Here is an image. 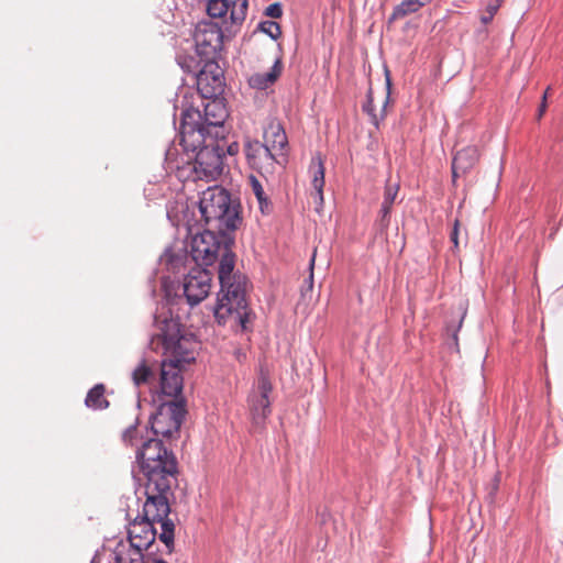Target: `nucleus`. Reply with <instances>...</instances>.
I'll use <instances>...</instances> for the list:
<instances>
[{"mask_svg": "<svg viewBox=\"0 0 563 563\" xmlns=\"http://www.w3.org/2000/svg\"><path fill=\"white\" fill-rule=\"evenodd\" d=\"M240 145L238 142H232L227 146V153L231 156H234L239 153Z\"/></svg>", "mask_w": 563, "mask_h": 563, "instance_id": "4c0bfd02", "label": "nucleus"}, {"mask_svg": "<svg viewBox=\"0 0 563 563\" xmlns=\"http://www.w3.org/2000/svg\"><path fill=\"white\" fill-rule=\"evenodd\" d=\"M463 318L464 317L460 318L459 324L456 327H451V325L446 327L448 332L452 331V338L455 341V343H457V332H459L460 328L462 327Z\"/></svg>", "mask_w": 563, "mask_h": 563, "instance_id": "e433bc0d", "label": "nucleus"}, {"mask_svg": "<svg viewBox=\"0 0 563 563\" xmlns=\"http://www.w3.org/2000/svg\"><path fill=\"white\" fill-rule=\"evenodd\" d=\"M155 323L159 332L153 336L152 343H155V340L161 343L165 356L163 361L180 365L195 361V351L199 342L194 333L187 331L179 317L161 313L155 316Z\"/></svg>", "mask_w": 563, "mask_h": 563, "instance_id": "39448f33", "label": "nucleus"}, {"mask_svg": "<svg viewBox=\"0 0 563 563\" xmlns=\"http://www.w3.org/2000/svg\"><path fill=\"white\" fill-rule=\"evenodd\" d=\"M212 274L206 267H192L184 277L180 285L181 295L176 294L178 299L183 297L190 307H195L206 299L211 289Z\"/></svg>", "mask_w": 563, "mask_h": 563, "instance_id": "9d476101", "label": "nucleus"}, {"mask_svg": "<svg viewBox=\"0 0 563 563\" xmlns=\"http://www.w3.org/2000/svg\"><path fill=\"white\" fill-rule=\"evenodd\" d=\"M309 172L312 175L311 185L314 189L312 194L313 200L317 203L316 210L319 212L323 207V187H324V164L320 154L311 158Z\"/></svg>", "mask_w": 563, "mask_h": 563, "instance_id": "dca6fc26", "label": "nucleus"}, {"mask_svg": "<svg viewBox=\"0 0 563 563\" xmlns=\"http://www.w3.org/2000/svg\"><path fill=\"white\" fill-rule=\"evenodd\" d=\"M313 264H314V256H312L311 261H310V266L311 268L313 267Z\"/></svg>", "mask_w": 563, "mask_h": 563, "instance_id": "a19ab883", "label": "nucleus"}, {"mask_svg": "<svg viewBox=\"0 0 563 563\" xmlns=\"http://www.w3.org/2000/svg\"><path fill=\"white\" fill-rule=\"evenodd\" d=\"M176 62L178 66L187 74H191L196 77V74L203 66L202 58L198 55H191L187 53H178L176 55Z\"/></svg>", "mask_w": 563, "mask_h": 563, "instance_id": "4be33fe9", "label": "nucleus"}, {"mask_svg": "<svg viewBox=\"0 0 563 563\" xmlns=\"http://www.w3.org/2000/svg\"><path fill=\"white\" fill-rule=\"evenodd\" d=\"M433 0H402L397 4L388 18V24L397 20L404 19L409 14L417 13L424 5L430 4Z\"/></svg>", "mask_w": 563, "mask_h": 563, "instance_id": "a211bd4d", "label": "nucleus"}, {"mask_svg": "<svg viewBox=\"0 0 563 563\" xmlns=\"http://www.w3.org/2000/svg\"><path fill=\"white\" fill-rule=\"evenodd\" d=\"M283 73V59L277 57L267 73H255L249 78V85L253 89L265 90L274 85Z\"/></svg>", "mask_w": 563, "mask_h": 563, "instance_id": "f3484780", "label": "nucleus"}, {"mask_svg": "<svg viewBox=\"0 0 563 563\" xmlns=\"http://www.w3.org/2000/svg\"><path fill=\"white\" fill-rule=\"evenodd\" d=\"M189 120L198 119L197 113L188 114ZM223 137L203 135L197 129L196 121H185L184 131H179V145L181 154L172 146L166 151V161L177 169L190 167L194 179L214 180L223 170V145L220 141Z\"/></svg>", "mask_w": 563, "mask_h": 563, "instance_id": "7ed1b4c3", "label": "nucleus"}, {"mask_svg": "<svg viewBox=\"0 0 563 563\" xmlns=\"http://www.w3.org/2000/svg\"><path fill=\"white\" fill-rule=\"evenodd\" d=\"M195 80L201 98L220 97L224 92V73L217 60L203 62Z\"/></svg>", "mask_w": 563, "mask_h": 563, "instance_id": "9b49d317", "label": "nucleus"}, {"mask_svg": "<svg viewBox=\"0 0 563 563\" xmlns=\"http://www.w3.org/2000/svg\"><path fill=\"white\" fill-rule=\"evenodd\" d=\"M106 386L101 383L90 388L85 398V405L92 410H104L109 408L110 401L106 398Z\"/></svg>", "mask_w": 563, "mask_h": 563, "instance_id": "6ab92c4d", "label": "nucleus"}, {"mask_svg": "<svg viewBox=\"0 0 563 563\" xmlns=\"http://www.w3.org/2000/svg\"><path fill=\"white\" fill-rule=\"evenodd\" d=\"M196 54L202 62L217 60L223 45V32L213 21L202 20L194 30Z\"/></svg>", "mask_w": 563, "mask_h": 563, "instance_id": "1a4fd4ad", "label": "nucleus"}, {"mask_svg": "<svg viewBox=\"0 0 563 563\" xmlns=\"http://www.w3.org/2000/svg\"><path fill=\"white\" fill-rule=\"evenodd\" d=\"M234 238L231 233H218L212 228H205L190 242V256L198 267L212 266L219 258L218 277L220 291L213 309L220 325L228 322L231 327L249 330L252 310L249 307L247 291L250 282L246 275L234 271L235 254L232 251Z\"/></svg>", "mask_w": 563, "mask_h": 563, "instance_id": "f03ea898", "label": "nucleus"}, {"mask_svg": "<svg viewBox=\"0 0 563 563\" xmlns=\"http://www.w3.org/2000/svg\"><path fill=\"white\" fill-rule=\"evenodd\" d=\"M184 256L181 254L174 253L170 249L166 250L162 256V261L165 263L168 269L175 271L183 263Z\"/></svg>", "mask_w": 563, "mask_h": 563, "instance_id": "c85d7f7f", "label": "nucleus"}, {"mask_svg": "<svg viewBox=\"0 0 563 563\" xmlns=\"http://www.w3.org/2000/svg\"><path fill=\"white\" fill-rule=\"evenodd\" d=\"M183 365L162 361L159 365L161 393L165 396L183 398L184 378L181 375Z\"/></svg>", "mask_w": 563, "mask_h": 563, "instance_id": "ddd939ff", "label": "nucleus"}, {"mask_svg": "<svg viewBox=\"0 0 563 563\" xmlns=\"http://www.w3.org/2000/svg\"><path fill=\"white\" fill-rule=\"evenodd\" d=\"M203 99L207 100L202 103L203 111H200L198 108L190 107L181 112L179 131H184L185 121H191L187 118V115L197 113L199 118H194L192 121L197 122V129L201 132V134H211L214 136L224 137V122L228 119L229 113L223 99H220L219 97Z\"/></svg>", "mask_w": 563, "mask_h": 563, "instance_id": "0eeeda50", "label": "nucleus"}, {"mask_svg": "<svg viewBox=\"0 0 563 563\" xmlns=\"http://www.w3.org/2000/svg\"><path fill=\"white\" fill-rule=\"evenodd\" d=\"M549 89H550V87H548V89L545 90V92L542 96V101H541V103L539 106V109H538V118L539 119L544 114V112L547 110V96H548Z\"/></svg>", "mask_w": 563, "mask_h": 563, "instance_id": "c9c22d12", "label": "nucleus"}, {"mask_svg": "<svg viewBox=\"0 0 563 563\" xmlns=\"http://www.w3.org/2000/svg\"><path fill=\"white\" fill-rule=\"evenodd\" d=\"M186 413V400L184 398L162 402L157 407L156 412L151 415L148 420L150 427H146V438L137 450L146 441L155 440L176 457L175 453L165 445L163 439H159V437L170 439L175 434L178 435Z\"/></svg>", "mask_w": 563, "mask_h": 563, "instance_id": "423d86ee", "label": "nucleus"}, {"mask_svg": "<svg viewBox=\"0 0 563 563\" xmlns=\"http://www.w3.org/2000/svg\"><path fill=\"white\" fill-rule=\"evenodd\" d=\"M146 438V434H139V418L135 419L134 423L129 426L123 432H122V442L125 445L135 446L136 449L141 445V443ZM137 453V450L135 451V454ZM135 464L137 465V462L135 461Z\"/></svg>", "mask_w": 563, "mask_h": 563, "instance_id": "5701e85b", "label": "nucleus"}, {"mask_svg": "<svg viewBox=\"0 0 563 563\" xmlns=\"http://www.w3.org/2000/svg\"><path fill=\"white\" fill-rule=\"evenodd\" d=\"M386 87H387V96H386V100H385L384 106H383L382 118L385 117V110H386V107H387V104L389 102V99H390L391 81H390V76H389L388 69H386Z\"/></svg>", "mask_w": 563, "mask_h": 563, "instance_id": "f704fd0d", "label": "nucleus"}, {"mask_svg": "<svg viewBox=\"0 0 563 563\" xmlns=\"http://www.w3.org/2000/svg\"><path fill=\"white\" fill-rule=\"evenodd\" d=\"M257 30L265 33L274 41H277L282 36V27L279 23L272 20L260 22Z\"/></svg>", "mask_w": 563, "mask_h": 563, "instance_id": "bb28decb", "label": "nucleus"}, {"mask_svg": "<svg viewBox=\"0 0 563 563\" xmlns=\"http://www.w3.org/2000/svg\"><path fill=\"white\" fill-rule=\"evenodd\" d=\"M493 19H494V15L486 13V11H485L484 14H482V16H481V22L486 25V24L490 23L493 21Z\"/></svg>", "mask_w": 563, "mask_h": 563, "instance_id": "58836bf2", "label": "nucleus"}, {"mask_svg": "<svg viewBox=\"0 0 563 563\" xmlns=\"http://www.w3.org/2000/svg\"><path fill=\"white\" fill-rule=\"evenodd\" d=\"M479 161V151L474 145H468L457 151L452 159V183L456 185L460 176L468 174Z\"/></svg>", "mask_w": 563, "mask_h": 563, "instance_id": "4468645a", "label": "nucleus"}, {"mask_svg": "<svg viewBox=\"0 0 563 563\" xmlns=\"http://www.w3.org/2000/svg\"><path fill=\"white\" fill-rule=\"evenodd\" d=\"M307 285H308L309 289L312 288V285H313V275H312V273L310 274V276L307 279Z\"/></svg>", "mask_w": 563, "mask_h": 563, "instance_id": "ea45409f", "label": "nucleus"}, {"mask_svg": "<svg viewBox=\"0 0 563 563\" xmlns=\"http://www.w3.org/2000/svg\"><path fill=\"white\" fill-rule=\"evenodd\" d=\"M250 185L254 196L256 197L260 211L268 216L273 212L274 206L269 197L265 194L261 181L253 175L250 176Z\"/></svg>", "mask_w": 563, "mask_h": 563, "instance_id": "aec40b11", "label": "nucleus"}, {"mask_svg": "<svg viewBox=\"0 0 563 563\" xmlns=\"http://www.w3.org/2000/svg\"><path fill=\"white\" fill-rule=\"evenodd\" d=\"M459 227H460V221L457 219H455L453 229L450 233V240L453 243L455 249L459 247Z\"/></svg>", "mask_w": 563, "mask_h": 563, "instance_id": "72a5a7b5", "label": "nucleus"}, {"mask_svg": "<svg viewBox=\"0 0 563 563\" xmlns=\"http://www.w3.org/2000/svg\"><path fill=\"white\" fill-rule=\"evenodd\" d=\"M362 110L369 117L371 122L378 128L379 125V119L375 112L374 107V97H373V89L369 86L367 93H366V100L362 106Z\"/></svg>", "mask_w": 563, "mask_h": 563, "instance_id": "cd10ccee", "label": "nucleus"}, {"mask_svg": "<svg viewBox=\"0 0 563 563\" xmlns=\"http://www.w3.org/2000/svg\"><path fill=\"white\" fill-rule=\"evenodd\" d=\"M391 209H393V205H384V202H382V206H380V209L378 212V217L374 223V229L376 231V234L382 235V234L386 233V231L389 227V223H390Z\"/></svg>", "mask_w": 563, "mask_h": 563, "instance_id": "393cba45", "label": "nucleus"}, {"mask_svg": "<svg viewBox=\"0 0 563 563\" xmlns=\"http://www.w3.org/2000/svg\"><path fill=\"white\" fill-rule=\"evenodd\" d=\"M128 563H168V562L162 558H157L153 552H147V553H145V556H143L142 561H136V562L128 561Z\"/></svg>", "mask_w": 563, "mask_h": 563, "instance_id": "2f4dec72", "label": "nucleus"}, {"mask_svg": "<svg viewBox=\"0 0 563 563\" xmlns=\"http://www.w3.org/2000/svg\"><path fill=\"white\" fill-rule=\"evenodd\" d=\"M198 206L205 227L218 233H233L242 224L241 205L232 200L223 187H208L202 191Z\"/></svg>", "mask_w": 563, "mask_h": 563, "instance_id": "20e7f679", "label": "nucleus"}, {"mask_svg": "<svg viewBox=\"0 0 563 563\" xmlns=\"http://www.w3.org/2000/svg\"><path fill=\"white\" fill-rule=\"evenodd\" d=\"M399 191V185L398 184H389L387 183L384 189V198L383 201L384 205H394L395 199Z\"/></svg>", "mask_w": 563, "mask_h": 563, "instance_id": "c756f323", "label": "nucleus"}, {"mask_svg": "<svg viewBox=\"0 0 563 563\" xmlns=\"http://www.w3.org/2000/svg\"><path fill=\"white\" fill-rule=\"evenodd\" d=\"M231 0H208L207 13L211 18H223L230 10Z\"/></svg>", "mask_w": 563, "mask_h": 563, "instance_id": "a878e982", "label": "nucleus"}, {"mask_svg": "<svg viewBox=\"0 0 563 563\" xmlns=\"http://www.w3.org/2000/svg\"><path fill=\"white\" fill-rule=\"evenodd\" d=\"M504 0H488L486 5V13H489L495 16V14L498 12L499 8L501 7Z\"/></svg>", "mask_w": 563, "mask_h": 563, "instance_id": "473e14b6", "label": "nucleus"}, {"mask_svg": "<svg viewBox=\"0 0 563 563\" xmlns=\"http://www.w3.org/2000/svg\"><path fill=\"white\" fill-rule=\"evenodd\" d=\"M139 474L144 481V494L146 500L143 504L142 512L133 519L126 514L129 547L120 543L114 550L115 563H128V561H142L145 553L152 548L157 531L155 523H161L162 532L159 540L165 544L167 554L175 549V525L168 518L170 514V499H174L173 488L178 486V462L177 459L167 452L159 442L146 441L136 453ZM133 477H137L132 471Z\"/></svg>", "mask_w": 563, "mask_h": 563, "instance_id": "f257e3e1", "label": "nucleus"}, {"mask_svg": "<svg viewBox=\"0 0 563 563\" xmlns=\"http://www.w3.org/2000/svg\"><path fill=\"white\" fill-rule=\"evenodd\" d=\"M264 143L275 155L283 157L284 150L288 145V139L283 125L279 122H271L264 131Z\"/></svg>", "mask_w": 563, "mask_h": 563, "instance_id": "2eb2a0df", "label": "nucleus"}, {"mask_svg": "<svg viewBox=\"0 0 563 563\" xmlns=\"http://www.w3.org/2000/svg\"><path fill=\"white\" fill-rule=\"evenodd\" d=\"M249 7V0H231L230 19L232 24L241 25L245 18Z\"/></svg>", "mask_w": 563, "mask_h": 563, "instance_id": "b1692460", "label": "nucleus"}, {"mask_svg": "<svg viewBox=\"0 0 563 563\" xmlns=\"http://www.w3.org/2000/svg\"><path fill=\"white\" fill-rule=\"evenodd\" d=\"M156 379L155 371L143 358L132 372V380L136 387L141 385H152Z\"/></svg>", "mask_w": 563, "mask_h": 563, "instance_id": "412c9836", "label": "nucleus"}, {"mask_svg": "<svg viewBox=\"0 0 563 563\" xmlns=\"http://www.w3.org/2000/svg\"><path fill=\"white\" fill-rule=\"evenodd\" d=\"M243 151L251 168L262 172L263 169H272L274 164H284L286 159L280 161L271 152L265 143L258 140L246 137Z\"/></svg>", "mask_w": 563, "mask_h": 563, "instance_id": "f8f14e48", "label": "nucleus"}, {"mask_svg": "<svg viewBox=\"0 0 563 563\" xmlns=\"http://www.w3.org/2000/svg\"><path fill=\"white\" fill-rule=\"evenodd\" d=\"M273 391V384L268 374L261 369L256 389L247 397L251 416L252 432L261 433L266 428V420L272 413L269 395Z\"/></svg>", "mask_w": 563, "mask_h": 563, "instance_id": "6e6552de", "label": "nucleus"}, {"mask_svg": "<svg viewBox=\"0 0 563 563\" xmlns=\"http://www.w3.org/2000/svg\"><path fill=\"white\" fill-rule=\"evenodd\" d=\"M265 15L273 18V19H279L283 15V5L279 2L271 3L265 9Z\"/></svg>", "mask_w": 563, "mask_h": 563, "instance_id": "7c9ffc66", "label": "nucleus"}]
</instances>
